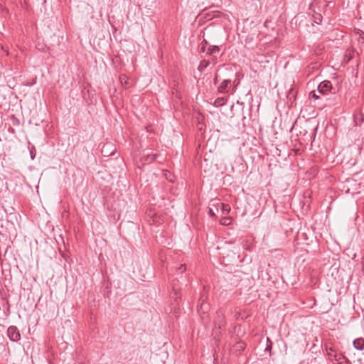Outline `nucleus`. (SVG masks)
Masks as SVG:
<instances>
[{
    "instance_id": "4468645a",
    "label": "nucleus",
    "mask_w": 364,
    "mask_h": 364,
    "mask_svg": "<svg viewBox=\"0 0 364 364\" xmlns=\"http://www.w3.org/2000/svg\"><path fill=\"white\" fill-rule=\"evenodd\" d=\"M186 269V264H181V266L178 268L177 271L180 273H183Z\"/></svg>"
},
{
    "instance_id": "f257e3e1",
    "label": "nucleus",
    "mask_w": 364,
    "mask_h": 364,
    "mask_svg": "<svg viewBox=\"0 0 364 364\" xmlns=\"http://www.w3.org/2000/svg\"><path fill=\"white\" fill-rule=\"evenodd\" d=\"M7 336L11 341L16 342L20 340L21 335L17 327L11 326L7 329Z\"/></svg>"
},
{
    "instance_id": "7ed1b4c3",
    "label": "nucleus",
    "mask_w": 364,
    "mask_h": 364,
    "mask_svg": "<svg viewBox=\"0 0 364 364\" xmlns=\"http://www.w3.org/2000/svg\"><path fill=\"white\" fill-rule=\"evenodd\" d=\"M332 89V84L328 80L321 82L318 86V91L323 95L328 94Z\"/></svg>"
},
{
    "instance_id": "bb28decb",
    "label": "nucleus",
    "mask_w": 364,
    "mask_h": 364,
    "mask_svg": "<svg viewBox=\"0 0 364 364\" xmlns=\"http://www.w3.org/2000/svg\"><path fill=\"white\" fill-rule=\"evenodd\" d=\"M114 149L110 152L109 155H112V154H114Z\"/></svg>"
},
{
    "instance_id": "f8f14e48",
    "label": "nucleus",
    "mask_w": 364,
    "mask_h": 364,
    "mask_svg": "<svg viewBox=\"0 0 364 364\" xmlns=\"http://www.w3.org/2000/svg\"><path fill=\"white\" fill-rule=\"evenodd\" d=\"M322 21V16L321 14L314 16V22L316 24H320Z\"/></svg>"
},
{
    "instance_id": "6ab92c4d",
    "label": "nucleus",
    "mask_w": 364,
    "mask_h": 364,
    "mask_svg": "<svg viewBox=\"0 0 364 364\" xmlns=\"http://www.w3.org/2000/svg\"><path fill=\"white\" fill-rule=\"evenodd\" d=\"M310 95H311V97H312V98H314V99H316V100H317V99H318V98H319V96H318V95H317L314 92H311L310 93Z\"/></svg>"
},
{
    "instance_id": "423d86ee",
    "label": "nucleus",
    "mask_w": 364,
    "mask_h": 364,
    "mask_svg": "<svg viewBox=\"0 0 364 364\" xmlns=\"http://www.w3.org/2000/svg\"><path fill=\"white\" fill-rule=\"evenodd\" d=\"M157 154H147L142 157L141 160L146 164H150L153 162L156 158Z\"/></svg>"
},
{
    "instance_id": "6e6552de",
    "label": "nucleus",
    "mask_w": 364,
    "mask_h": 364,
    "mask_svg": "<svg viewBox=\"0 0 364 364\" xmlns=\"http://www.w3.org/2000/svg\"><path fill=\"white\" fill-rule=\"evenodd\" d=\"M210 65V62L207 60H203L200 61L198 70L202 73L208 65Z\"/></svg>"
},
{
    "instance_id": "aec40b11",
    "label": "nucleus",
    "mask_w": 364,
    "mask_h": 364,
    "mask_svg": "<svg viewBox=\"0 0 364 364\" xmlns=\"http://www.w3.org/2000/svg\"><path fill=\"white\" fill-rule=\"evenodd\" d=\"M338 364H350V362L347 358V359H345L344 360L340 361V363H338Z\"/></svg>"
},
{
    "instance_id": "c756f323",
    "label": "nucleus",
    "mask_w": 364,
    "mask_h": 364,
    "mask_svg": "<svg viewBox=\"0 0 364 364\" xmlns=\"http://www.w3.org/2000/svg\"><path fill=\"white\" fill-rule=\"evenodd\" d=\"M235 84H239V82H236V80H234Z\"/></svg>"
},
{
    "instance_id": "c85d7f7f",
    "label": "nucleus",
    "mask_w": 364,
    "mask_h": 364,
    "mask_svg": "<svg viewBox=\"0 0 364 364\" xmlns=\"http://www.w3.org/2000/svg\"><path fill=\"white\" fill-rule=\"evenodd\" d=\"M235 84H239V82H236V80H234Z\"/></svg>"
},
{
    "instance_id": "5701e85b",
    "label": "nucleus",
    "mask_w": 364,
    "mask_h": 364,
    "mask_svg": "<svg viewBox=\"0 0 364 364\" xmlns=\"http://www.w3.org/2000/svg\"><path fill=\"white\" fill-rule=\"evenodd\" d=\"M124 77H125V75L120 76L119 78H120V80H121L122 82V80H124Z\"/></svg>"
},
{
    "instance_id": "39448f33",
    "label": "nucleus",
    "mask_w": 364,
    "mask_h": 364,
    "mask_svg": "<svg viewBox=\"0 0 364 364\" xmlns=\"http://www.w3.org/2000/svg\"><path fill=\"white\" fill-rule=\"evenodd\" d=\"M353 347L358 350H363L364 349V338H358L353 341Z\"/></svg>"
},
{
    "instance_id": "2eb2a0df",
    "label": "nucleus",
    "mask_w": 364,
    "mask_h": 364,
    "mask_svg": "<svg viewBox=\"0 0 364 364\" xmlns=\"http://www.w3.org/2000/svg\"><path fill=\"white\" fill-rule=\"evenodd\" d=\"M326 350L328 351V355L333 358V355L332 354V353L335 352V350L333 349L332 348H327Z\"/></svg>"
},
{
    "instance_id": "a211bd4d",
    "label": "nucleus",
    "mask_w": 364,
    "mask_h": 364,
    "mask_svg": "<svg viewBox=\"0 0 364 364\" xmlns=\"http://www.w3.org/2000/svg\"><path fill=\"white\" fill-rule=\"evenodd\" d=\"M200 49V51L205 52L206 50V46L203 43H201Z\"/></svg>"
},
{
    "instance_id": "ddd939ff",
    "label": "nucleus",
    "mask_w": 364,
    "mask_h": 364,
    "mask_svg": "<svg viewBox=\"0 0 364 364\" xmlns=\"http://www.w3.org/2000/svg\"><path fill=\"white\" fill-rule=\"evenodd\" d=\"M235 348L239 350H242L245 348V344L242 342H238L235 345Z\"/></svg>"
},
{
    "instance_id": "1a4fd4ad",
    "label": "nucleus",
    "mask_w": 364,
    "mask_h": 364,
    "mask_svg": "<svg viewBox=\"0 0 364 364\" xmlns=\"http://www.w3.org/2000/svg\"><path fill=\"white\" fill-rule=\"evenodd\" d=\"M227 100V97H218L215 100L214 105L215 107H221L225 104Z\"/></svg>"
},
{
    "instance_id": "f03ea898",
    "label": "nucleus",
    "mask_w": 364,
    "mask_h": 364,
    "mask_svg": "<svg viewBox=\"0 0 364 364\" xmlns=\"http://www.w3.org/2000/svg\"><path fill=\"white\" fill-rule=\"evenodd\" d=\"M214 324L215 327L221 329L225 327L226 322L225 320V315L223 311H218L214 319Z\"/></svg>"
},
{
    "instance_id": "0eeeda50",
    "label": "nucleus",
    "mask_w": 364,
    "mask_h": 364,
    "mask_svg": "<svg viewBox=\"0 0 364 364\" xmlns=\"http://www.w3.org/2000/svg\"><path fill=\"white\" fill-rule=\"evenodd\" d=\"M220 51V48L218 46H212L207 50L206 54L208 55L213 56L214 54L218 53Z\"/></svg>"
},
{
    "instance_id": "9d476101",
    "label": "nucleus",
    "mask_w": 364,
    "mask_h": 364,
    "mask_svg": "<svg viewBox=\"0 0 364 364\" xmlns=\"http://www.w3.org/2000/svg\"><path fill=\"white\" fill-rule=\"evenodd\" d=\"M333 359L335 360L338 361V363H340V361L347 359V358L343 353H334Z\"/></svg>"
},
{
    "instance_id": "393cba45",
    "label": "nucleus",
    "mask_w": 364,
    "mask_h": 364,
    "mask_svg": "<svg viewBox=\"0 0 364 364\" xmlns=\"http://www.w3.org/2000/svg\"><path fill=\"white\" fill-rule=\"evenodd\" d=\"M202 43H203L205 46L208 45V42L206 40H203Z\"/></svg>"
},
{
    "instance_id": "9b49d317",
    "label": "nucleus",
    "mask_w": 364,
    "mask_h": 364,
    "mask_svg": "<svg viewBox=\"0 0 364 364\" xmlns=\"http://www.w3.org/2000/svg\"><path fill=\"white\" fill-rule=\"evenodd\" d=\"M221 210L223 214H228L230 210V207L228 204L221 203Z\"/></svg>"
},
{
    "instance_id": "cd10ccee",
    "label": "nucleus",
    "mask_w": 364,
    "mask_h": 364,
    "mask_svg": "<svg viewBox=\"0 0 364 364\" xmlns=\"http://www.w3.org/2000/svg\"><path fill=\"white\" fill-rule=\"evenodd\" d=\"M270 348H271V346H267V347L266 348V350H269V349H270Z\"/></svg>"
},
{
    "instance_id": "a878e982",
    "label": "nucleus",
    "mask_w": 364,
    "mask_h": 364,
    "mask_svg": "<svg viewBox=\"0 0 364 364\" xmlns=\"http://www.w3.org/2000/svg\"><path fill=\"white\" fill-rule=\"evenodd\" d=\"M31 159H34V156H33V154L32 153V151H31Z\"/></svg>"
},
{
    "instance_id": "f3484780",
    "label": "nucleus",
    "mask_w": 364,
    "mask_h": 364,
    "mask_svg": "<svg viewBox=\"0 0 364 364\" xmlns=\"http://www.w3.org/2000/svg\"><path fill=\"white\" fill-rule=\"evenodd\" d=\"M229 220H230L229 218H224L223 219H222V220H221L220 223H221L222 225H228V221Z\"/></svg>"
},
{
    "instance_id": "7c9ffc66",
    "label": "nucleus",
    "mask_w": 364,
    "mask_h": 364,
    "mask_svg": "<svg viewBox=\"0 0 364 364\" xmlns=\"http://www.w3.org/2000/svg\"><path fill=\"white\" fill-rule=\"evenodd\" d=\"M235 84H239V82H236V80H234Z\"/></svg>"
},
{
    "instance_id": "412c9836",
    "label": "nucleus",
    "mask_w": 364,
    "mask_h": 364,
    "mask_svg": "<svg viewBox=\"0 0 364 364\" xmlns=\"http://www.w3.org/2000/svg\"><path fill=\"white\" fill-rule=\"evenodd\" d=\"M213 83H214V85H216L218 83V77L217 76L215 77V78L213 80Z\"/></svg>"
},
{
    "instance_id": "b1692460",
    "label": "nucleus",
    "mask_w": 364,
    "mask_h": 364,
    "mask_svg": "<svg viewBox=\"0 0 364 364\" xmlns=\"http://www.w3.org/2000/svg\"><path fill=\"white\" fill-rule=\"evenodd\" d=\"M124 77H125V75L120 76L119 78H120V80H121L122 82V80H124Z\"/></svg>"
},
{
    "instance_id": "dca6fc26",
    "label": "nucleus",
    "mask_w": 364,
    "mask_h": 364,
    "mask_svg": "<svg viewBox=\"0 0 364 364\" xmlns=\"http://www.w3.org/2000/svg\"><path fill=\"white\" fill-rule=\"evenodd\" d=\"M208 215L213 218L215 217V213L214 210L210 208L208 210Z\"/></svg>"
},
{
    "instance_id": "20e7f679",
    "label": "nucleus",
    "mask_w": 364,
    "mask_h": 364,
    "mask_svg": "<svg viewBox=\"0 0 364 364\" xmlns=\"http://www.w3.org/2000/svg\"><path fill=\"white\" fill-rule=\"evenodd\" d=\"M230 83L231 80H224L218 87V92L223 94L228 93Z\"/></svg>"
},
{
    "instance_id": "4be33fe9",
    "label": "nucleus",
    "mask_w": 364,
    "mask_h": 364,
    "mask_svg": "<svg viewBox=\"0 0 364 364\" xmlns=\"http://www.w3.org/2000/svg\"><path fill=\"white\" fill-rule=\"evenodd\" d=\"M106 148H107V146H105H105H103V147H102V153H105V151H106L105 149H106Z\"/></svg>"
}]
</instances>
